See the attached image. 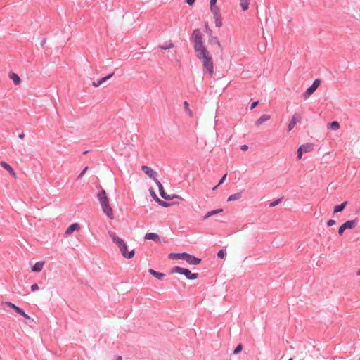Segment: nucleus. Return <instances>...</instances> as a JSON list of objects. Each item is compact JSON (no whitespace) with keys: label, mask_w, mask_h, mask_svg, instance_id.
Returning <instances> with one entry per match:
<instances>
[{"label":"nucleus","mask_w":360,"mask_h":360,"mask_svg":"<svg viewBox=\"0 0 360 360\" xmlns=\"http://www.w3.org/2000/svg\"><path fill=\"white\" fill-rule=\"evenodd\" d=\"M191 41L193 43V48L196 57L202 61L204 70L212 77L214 73V65L212 56L205 47L202 34L200 29H195L193 31Z\"/></svg>","instance_id":"1"},{"label":"nucleus","mask_w":360,"mask_h":360,"mask_svg":"<svg viewBox=\"0 0 360 360\" xmlns=\"http://www.w3.org/2000/svg\"><path fill=\"white\" fill-rule=\"evenodd\" d=\"M98 200L100 202L103 212L111 219H114V214L112 207L110 206L106 192L101 189L97 194Z\"/></svg>","instance_id":"2"},{"label":"nucleus","mask_w":360,"mask_h":360,"mask_svg":"<svg viewBox=\"0 0 360 360\" xmlns=\"http://www.w3.org/2000/svg\"><path fill=\"white\" fill-rule=\"evenodd\" d=\"M177 273L184 275L188 280H195L198 278V274L192 273L189 269L180 266H174L171 269L170 274Z\"/></svg>","instance_id":"3"},{"label":"nucleus","mask_w":360,"mask_h":360,"mask_svg":"<svg viewBox=\"0 0 360 360\" xmlns=\"http://www.w3.org/2000/svg\"><path fill=\"white\" fill-rule=\"evenodd\" d=\"M358 219L356 218L354 219H352V220H348L346 222H345L344 224H342L338 229V233L340 236H342L344 233V231L346 230V229H354L358 224Z\"/></svg>","instance_id":"4"},{"label":"nucleus","mask_w":360,"mask_h":360,"mask_svg":"<svg viewBox=\"0 0 360 360\" xmlns=\"http://www.w3.org/2000/svg\"><path fill=\"white\" fill-rule=\"evenodd\" d=\"M321 84V80L319 79H316L313 84L306 90L304 93L302 94V97L304 99H307L311 95H312L317 88Z\"/></svg>","instance_id":"5"},{"label":"nucleus","mask_w":360,"mask_h":360,"mask_svg":"<svg viewBox=\"0 0 360 360\" xmlns=\"http://www.w3.org/2000/svg\"><path fill=\"white\" fill-rule=\"evenodd\" d=\"M212 13L213 14V17L215 20V25L217 27H220L222 26V18L220 13V8L219 7H214L210 8Z\"/></svg>","instance_id":"6"},{"label":"nucleus","mask_w":360,"mask_h":360,"mask_svg":"<svg viewBox=\"0 0 360 360\" xmlns=\"http://www.w3.org/2000/svg\"><path fill=\"white\" fill-rule=\"evenodd\" d=\"M155 184L158 186V190H159V192H160V196L164 198L165 200H169L174 198H180V197L177 196V195H173V196H171L169 195H167L165 190H164V188H163V186L162 185V184L160 183V181L158 179V180H155Z\"/></svg>","instance_id":"7"},{"label":"nucleus","mask_w":360,"mask_h":360,"mask_svg":"<svg viewBox=\"0 0 360 360\" xmlns=\"http://www.w3.org/2000/svg\"><path fill=\"white\" fill-rule=\"evenodd\" d=\"M119 249H120V251L122 255L126 259H131L132 257H134V256L135 255L134 250L128 251L127 245L126 243H124L122 245H121V247L119 248Z\"/></svg>","instance_id":"8"},{"label":"nucleus","mask_w":360,"mask_h":360,"mask_svg":"<svg viewBox=\"0 0 360 360\" xmlns=\"http://www.w3.org/2000/svg\"><path fill=\"white\" fill-rule=\"evenodd\" d=\"M184 260H185L189 264L192 265H198L202 261L200 258L196 257L195 256L190 255L187 252H184Z\"/></svg>","instance_id":"9"},{"label":"nucleus","mask_w":360,"mask_h":360,"mask_svg":"<svg viewBox=\"0 0 360 360\" xmlns=\"http://www.w3.org/2000/svg\"><path fill=\"white\" fill-rule=\"evenodd\" d=\"M141 170L148 176V177L151 179H153L154 181L157 179L158 174L155 171H154L153 169H151L150 167L143 165L141 167Z\"/></svg>","instance_id":"10"},{"label":"nucleus","mask_w":360,"mask_h":360,"mask_svg":"<svg viewBox=\"0 0 360 360\" xmlns=\"http://www.w3.org/2000/svg\"><path fill=\"white\" fill-rule=\"evenodd\" d=\"M302 119V117L300 115L297 114V113H295L292 117H291V120L288 125V131H291L294 127L296 125L297 122L300 121Z\"/></svg>","instance_id":"11"},{"label":"nucleus","mask_w":360,"mask_h":360,"mask_svg":"<svg viewBox=\"0 0 360 360\" xmlns=\"http://www.w3.org/2000/svg\"><path fill=\"white\" fill-rule=\"evenodd\" d=\"M108 234L111 238L112 240L113 241V243H115L118 246V248H120L121 245L125 243L124 240L119 238L115 232L108 231Z\"/></svg>","instance_id":"12"},{"label":"nucleus","mask_w":360,"mask_h":360,"mask_svg":"<svg viewBox=\"0 0 360 360\" xmlns=\"http://www.w3.org/2000/svg\"><path fill=\"white\" fill-rule=\"evenodd\" d=\"M0 165L2 167H4L6 170H7L12 176H13L15 179L17 178L15 172L9 164L4 161H1L0 162Z\"/></svg>","instance_id":"13"},{"label":"nucleus","mask_w":360,"mask_h":360,"mask_svg":"<svg viewBox=\"0 0 360 360\" xmlns=\"http://www.w3.org/2000/svg\"><path fill=\"white\" fill-rule=\"evenodd\" d=\"M80 228L79 224L78 223L72 224L68 226L65 232V236H70L75 231L79 230Z\"/></svg>","instance_id":"14"},{"label":"nucleus","mask_w":360,"mask_h":360,"mask_svg":"<svg viewBox=\"0 0 360 360\" xmlns=\"http://www.w3.org/2000/svg\"><path fill=\"white\" fill-rule=\"evenodd\" d=\"M148 273L158 280H162L165 276V274L156 271L153 269H149Z\"/></svg>","instance_id":"15"},{"label":"nucleus","mask_w":360,"mask_h":360,"mask_svg":"<svg viewBox=\"0 0 360 360\" xmlns=\"http://www.w3.org/2000/svg\"><path fill=\"white\" fill-rule=\"evenodd\" d=\"M271 118V116L269 115H266V114H264V115H262L259 119H257L256 121H255V125L257 127H259L260 126L263 122H266L268 120H269Z\"/></svg>","instance_id":"16"},{"label":"nucleus","mask_w":360,"mask_h":360,"mask_svg":"<svg viewBox=\"0 0 360 360\" xmlns=\"http://www.w3.org/2000/svg\"><path fill=\"white\" fill-rule=\"evenodd\" d=\"M145 240H152L155 242H159L160 241V237L159 236L155 233H148L144 236Z\"/></svg>","instance_id":"17"},{"label":"nucleus","mask_w":360,"mask_h":360,"mask_svg":"<svg viewBox=\"0 0 360 360\" xmlns=\"http://www.w3.org/2000/svg\"><path fill=\"white\" fill-rule=\"evenodd\" d=\"M114 75V72H112V73H110L109 75H108L107 76L105 77H102L100 80H98V82H94L92 83L93 86H95V87H98V86H100L101 84H103L104 82H105L106 80H108V79L111 78L112 76Z\"/></svg>","instance_id":"18"},{"label":"nucleus","mask_w":360,"mask_h":360,"mask_svg":"<svg viewBox=\"0 0 360 360\" xmlns=\"http://www.w3.org/2000/svg\"><path fill=\"white\" fill-rule=\"evenodd\" d=\"M44 263L45 262L44 261L36 262L34 265L32 266V271L34 272H40L43 269Z\"/></svg>","instance_id":"19"},{"label":"nucleus","mask_w":360,"mask_h":360,"mask_svg":"<svg viewBox=\"0 0 360 360\" xmlns=\"http://www.w3.org/2000/svg\"><path fill=\"white\" fill-rule=\"evenodd\" d=\"M9 78L11 79L15 85H19L21 82V79L18 74L14 72L9 73Z\"/></svg>","instance_id":"20"},{"label":"nucleus","mask_w":360,"mask_h":360,"mask_svg":"<svg viewBox=\"0 0 360 360\" xmlns=\"http://www.w3.org/2000/svg\"><path fill=\"white\" fill-rule=\"evenodd\" d=\"M170 259H183L184 258V252L181 253H170L168 255Z\"/></svg>","instance_id":"21"},{"label":"nucleus","mask_w":360,"mask_h":360,"mask_svg":"<svg viewBox=\"0 0 360 360\" xmlns=\"http://www.w3.org/2000/svg\"><path fill=\"white\" fill-rule=\"evenodd\" d=\"M222 211H223V209H221V208L210 211L203 217L202 220H205V219H207V218H209V217H210L212 216H214V215H215L217 214H219V213L221 212Z\"/></svg>","instance_id":"22"},{"label":"nucleus","mask_w":360,"mask_h":360,"mask_svg":"<svg viewBox=\"0 0 360 360\" xmlns=\"http://www.w3.org/2000/svg\"><path fill=\"white\" fill-rule=\"evenodd\" d=\"M347 205V201H345L342 203H341L340 205H335L334 207L333 213L335 214V213L342 212L345 208Z\"/></svg>","instance_id":"23"},{"label":"nucleus","mask_w":360,"mask_h":360,"mask_svg":"<svg viewBox=\"0 0 360 360\" xmlns=\"http://www.w3.org/2000/svg\"><path fill=\"white\" fill-rule=\"evenodd\" d=\"M208 42L211 45L216 44L219 49H221V43L217 37H210L209 38Z\"/></svg>","instance_id":"24"},{"label":"nucleus","mask_w":360,"mask_h":360,"mask_svg":"<svg viewBox=\"0 0 360 360\" xmlns=\"http://www.w3.org/2000/svg\"><path fill=\"white\" fill-rule=\"evenodd\" d=\"M251 0H240V6L243 11H247L249 8V5Z\"/></svg>","instance_id":"25"},{"label":"nucleus","mask_w":360,"mask_h":360,"mask_svg":"<svg viewBox=\"0 0 360 360\" xmlns=\"http://www.w3.org/2000/svg\"><path fill=\"white\" fill-rule=\"evenodd\" d=\"M184 110L186 112L187 115H188V117H193V112H192L191 110L189 108V104H188V101H185L184 102Z\"/></svg>","instance_id":"26"},{"label":"nucleus","mask_w":360,"mask_h":360,"mask_svg":"<svg viewBox=\"0 0 360 360\" xmlns=\"http://www.w3.org/2000/svg\"><path fill=\"white\" fill-rule=\"evenodd\" d=\"M241 198V193H236L234 194H232L231 195L229 198H228V201H233V200H238Z\"/></svg>","instance_id":"27"},{"label":"nucleus","mask_w":360,"mask_h":360,"mask_svg":"<svg viewBox=\"0 0 360 360\" xmlns=\"http://www.w3.org/2000/svg\"><path fill=\"white\" fill-rule=\"evenodd\" d=\"M300 147H304L302 150L304 153H308V152L312 150V149H313V145L311 143L303 144V145L300 146Z\"/></svg>","instance_id":"28"},{"label":"nucleus","mask_w":360,"mask_h":360,"mask_svg":"<svg viewBox=\"0 0 360 360\" xmlns=\"http://www.w3.org/2000/svg\"><path fill=\"white\" fill-rule=\"evenodd\" d=\"M155 201L162 207H168L169 206H170V203L166 202V201H164V200H160L159 198H155Z\"/></svg>","instance_id":"29"},{"label":"nucleus","mask_w":360,"mask_h":360,"mask_svg":"<svg viewBox=\"0 0 360 360\" xmlns=\"http://www.w3.org/2000/svg\"><path fill=\"white\" fill-rule=\"evenodd\" d=\"M172 47H174V44L171 41H169L168 44L160 46V48L162 50H167Z\"/></svg>","instance_id":"30"},{"label":"nucleus","mask_w":360,"mask_h":360,"mask_svg":"<svg viewBox=\"0 0 360 360\" xmlns=\"http://www.w3.org/2000/svg\"><path fill=\"white\" fill-rule=\"evenodd\" d=\"M330 128L333 130H338L340 128V124L337 121H333L330 123Z\"/></svg>","instance_id":"31"},{"label":"nucleus","mask_w":360,"mask_h":360,"mask_svg":"<svg viewBox=\"0 0 360 360\" xmlns=\"http://www.w3.org/2000/svg\"><path fill=\"white\" fill-rule=\"evenodd\" d=\"M243 350V345L238 344L233 350V354H238Z\"/></svg>","instance_id":"32"},{"label":"nucleus","mask_w":360,"mask_h":360,"mask_svg":"<svg viewBox=\"0 0 360 360\" xmlns=\"http://www.w3.org/2000/svg\"><path fill=\"white\" fill-rule=\"evenodd\" d=\"M303 148H304V147H300H300L298 148V149H297V158L298 160H300V159L302 158V154H303V153H304V152H303V150H303Z\"/></svg>","instance_id":"33"},{"label":"nucleus","mask_w":360,"mask_h":360,"mask_svg":"<svg viewBox=\"0 0 360 360\" xmlns=\"http://www.w3.org/2000/svg\"><path fill=\"white\" fill-rule=\"evenodd\" d=\"M226 252L224 249H221L217 252V257L221 259L224 258L226 256Z\"/></svg>","instance_id":"34"},{"label":"nucleus","mask_w":360,"mask_h":360,"mask_svg":"<svg viewBox=\"0 0 360 360\" xmlns=\"http://www.w3.org/2000/svg\"><path fill=\"white\" fill-rule=\"evenodd\" d=\"M282 199H283V198H281L277 199L276 200H274V201L270 202L269 206L271 207L276 206L281 202Z\"/></svg>","instance_id":"35"},{"label":"nucleus","mask_w":360,"mask_h":360,"mask_svg":"<svg viewBox=\"0 0 360 360\" xmlns=\"http://www.w3.org/2000/svg\"><path fill=\"white\" fill-rule=\"evenodd\" d=\"M226 176H227V174H225L222 177L221 179H220L219 182L218 183V184L217 186H215L214 188H213V190H215L219 186H220L221 184H222L226 178Z\"/></svg>","instance_id":"36"},{"label":"nucleus","mask_w":360,"mask_h":360,"mask_svg":"<svg viewBox=\"0 0 360 360\" xmlns=\"http://www.w3.org/2000/svg\"><path fill=\"white\" fill-rule=\"evenodd\" d=\"M88 168H89L88 167H85L84 168V169L81 172V173L78 175L77 179H82L83 177V176L84 175V174L86 173V172L87 171Z\"/></svg>","instance_id":"37"},{"label":"nucleus","mask_w":360,"mask_h":360,"mask_svg":"<svg viewBox=\"0 0 360 360\" xmlns=\"http://www.w3.org/2000/svg\"><path fill=\"white\" fill-rule=\"evenodd\" d=\"M8 307H9L10 308L14 309L15 311L16 310L18 306H16L15 304H14L12 302H6L5 303Z\"/></svg>","instance_id":"38"},{"label":"nucleus","mask_w":360,"mask_h":360,"mask_svg":"<svg viewBox=\"0 0 360 360\" xmlns=\"http://www.w3.org/2000/svg\"><path fill=\"white\" fill-rule=\"evenodd\" d=\"M8 307H9L10 308L14 309L15 311L16 310L18 306H16L15 304H14L12 302H6L5 303Z\"/></svg>","instance_id":"39"},{"label":"nucleus","mask_w":360,"mask_h":360,"mask_svg":"<svg viewBox=\"0 0 360 360\" xmlns=\"http://www.w3.org/2000/svg\"><path fill=\"white\" fill-rule=\"evenodd\" d=\"M8 307H9L10 308L14 309L15 311L16 310L18 306H16L15 304H14L12 302H6L5 303Z\"/></svg>","instance_id":"40"},{"label":"nucleus","mask_w":360,"mask_h":360,"mask_svg":"<svg viewBox=\"0 0 360 360\" xmlns=\"http://www.w3.org/2000/svg\"><path fill=\"white\" fill-rule=\"evenodd\" d=\"M217 1V0H210V8H212L214 7H217L216 6Z\"/></svg>","instance_id":"41"},{"label":"nucleus","mask_w":360,"mask_h":360,"mask_svg":"<svg viewBox=\"0 0 360 360\" xmlns=\"http://www.w3.org/2000/svg\"><path fill=\"white\" fill-rule=\"evenodd\" d=\"M39 290V286L37 283H34L31 285V290L34 292Z\"/></svg>","instance_id":"42"},{"label":"nucleus","mask_w":360,"mask_h":360,"mask_svg":"<svg viewBox=\"0 0 360 360\" xmlns=\"http://www.w3.org/2000/svg\"><path fill=\"white\" fill-rule=\"evenodd\" d=\"M259 103V101H254L250 105V110L254 109Z\"/></svg>","instance_id":"43"},{"label":"nucleus","mask_w":360,"mask_h":360,"mask_svg":"<svg viewBox=\"0 0 360 360\" xmlns=\"http://www.w3.org/2000/svg\"><path fill=\"white\" fill-rule=\"evenodd\" d=\"M335 224V220H334V219H329L327 221L328 226H331L334 225Z\"/></svg>","instance_id":"44"},{"label":"nucleus","mask_w":360,"mask_h":360,"mask_svg":"<svg viewBox=\"0 0 360 360\" xmlns=\"http://www.w3.org/2000/svg\"><path fill=\"white\" fill-rule=\"evenodd\" d=\"M15 311L21 315L25 311L22 308L18 307Z\"/></svg>","instance_id":"45"},{"label":"nucleus","mask_w":360,"mask_h":360,"mask_svg":"<svg viewBox=\"0 0 360 360\" xmlns=\"http://www.w3.org/2000/svg\"><path fill=\"white\" fill-rule=\"evenodd\" d=\"M195 0H186V3L189 6H193L195 3Z\"/></svg>","instance_id":"46"},{"label":"nucleus","mask_w":360,"mask_h":360,"mask_svg":"<svg viewBox=\"0 0 360 360\" xmlns=\"http://www.w3.org/2000/svg\"><path fill=\"white\" fill-rule=\"evenodd\" d=\"M240 149H241L242 150L245 151V150H247L248 149V145H245V144L242 145V146H240Z\"/></svg>","instance_id":"47"},{"label":"nucleus","mask_w":360,"mask_h":360,"mask_svg":"<svg viewBox=\"0 0 360 360\" xmlns=\"http://www.w3.org/2000/svg\"><path fill=\"white\" fill-rule=\"evenodd\" d=\"M150 194H151V195L153 196V199H154L155 200V198H158V197L156 195L155 193L153 191H152V190H150Z\"/></svg>","instance_id":"48"},{"label":"nucleus","mask_w":360,"mask_h":360,"mask_svg":"<svg viewBox=\"0 0 360 360\" xmlns=\"http://www.w3.org/2000/svg\"><path fill=\"white\" fill-rule=\"evenodd\" d=\"M21 316H22L23 317H25L27 319H30V316L27 314H26L25 311L21 314Z\"/></svg>","instance_id":"49"},{"label":"nucleus","mask_w":360,"mask_h":360,"mask_svg":"<svg viewBox=\"0 0 360 360\" xmlns=\"http://www.w3.org/2000/svg\"><path fill=\"white\" fill-rule=\"evenodd\" d=\"M46 42V38H43V39H41V46H44V45H45Z\"/></svg>","instance_id":"50"},{"label":"nucleus","mask_w":360,"mask_h":360,"mask_svg":"<svg viewBox=\"0 0 360 360\" xmlns=\"http://www.w3.org/2000/svg\"><path fill=\"white\" fill-rule=\"evenodd\" d=\"M18 137L21 139H24L25 138V134L24 133H21L18 135Z\"/></svg>","instance_id":"51"},{"label":"nucleus","mask_w":360,"mask_h":360,"mask_svg":"<svg viewBox=\"0 0 360 360\" xmlns=\"http://www.w3.org/2000/svg\"><path fill=\"white\" fill-rule=\"evenodd\" d=\"M122 358L121 356H118L117 358H116V360H122Z\"/></svg>","instance_id":"52"},{"label":"nucleus","mask_w":360,"mask_h":360,"mask_svg":"<svg viewBox=\"0 0 360 360\" xmlns=\"http://www.w3.org/2000/svg\"><path fill=\"white\" fill-rule=\"evenodd\" d=\"M356 275H357V276H360V269L357 271V272H356Z\"/></svg>","instance_id":"53"},{"label":"nucleus","mask_w":360,"mask_h":360,"mask_svg":"<svg viewBox=\"0 0 360 360\" xmlns=\"http://www.w3.org/2000/svg\"><path fill=\"white\" fill-rule=\"evenodd\" d=\"M87 153H88V151H87V150H86V151H84V152H83V154H86Z\"/></svg>","instance_id":"54"},{"label":"nucleus","mask_w":360,"mask_h":360,"mask_svg":"<svg viewBox=\"0 0 360 360\" xmlns=\"http://www.w3.org/2000/svg\"><path fill=\"white\" fill-rule=\"evenodd\" d=\"M288 360H293V359L292 358H290Z\"/></svg>","instance_id":"55"}]
</instances>
